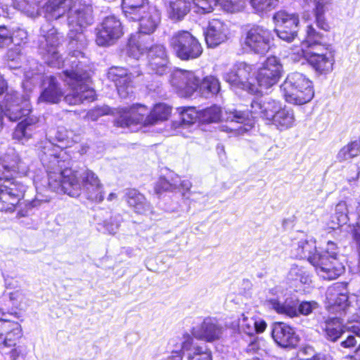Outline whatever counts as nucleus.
<instances>
[{
  "mask_svg": "<svg viewBox=\"0 0 360 360\" xmlns=\"http://www.w3.org/2000/svg\"><path fill=\"white\" fill-rule=\"evenodd\" d=\"M14 6L30 17L43 14L48 20H57L68 10L70 46L82 48L86 45L83 30L92 23V8L90 6L72 0H13Z\"/></svg>",
  "mask_w": 360,
  "mask_h": 360,
  "instance_id": "1",
  "label": "nucleus"
},
{
  "mask_svg": "<svg viewBox=\"0 0 360 360\" xmlns=\"http://www.w3.org/2000/svg\"><path fill=\"white\" fill-rule=\"evenodd\" d=\"M47 165L49 187L55 192H63L72 197H78L83 193L92 202H101L104 200L103 185L99 177L91 170L79 174L71 169L65 168V162L69 160L66 150L54 148Z\"/></svg>",
  "mask_w": 360,
  "mask_h": 360,
  "instance_id": "2",
  "label": "nucleus"
},
{
  "mask_svg": "<svg viewBox=\"0 0 360 360\" xmlns=\"http://www.w3.org/2000/svg\"><path fill=\"white\" fill-rule=\"evenodd\" d=\"M27 167L13 149L0 155V211H13L23 198L26 187L14 180L15 174H25Z\"/></svg>",
  "mask_w": 360,
  "mask_h": 360,
  "instance_id": "3",
  "label": "nucleus"
},
{
  "mask_svg": "<svg viewBox=\"0 0 360 360\" xmlns=\"http://www.w3.org/2000/svg\"><path fill=\"white\" fill-rule=\"evenodd\" d=\"M323 35L312 25L306 28V36L300 48L292 49L294 60L304 58L317 75H327L333 70L334 52L330 46L322 42Z\"/></svg>",
  "mask_w": 360,
  "mask_h": 360,
  "instance_id": "4",
  "label": "nucleus"
},
{
  "mask_svg": "<svg viewBox=\"0 0 360 360\" xmlns=\"http://www.w3.org/2000/svg\"><path fill=\"white\" fill-rule=\"evenodd\" d=\"M70 68L63 71V79L68 86L69 93L65 96V101L70 105H79L84 101H91L94 99L95 92L87 84L89 75L80 67V63L74 56H71Z\"/></svg>",
  "mask_w": 360,
  "mask_h": 360,
  "instance_id": "5",
  "label": "nucleus"
},
{
  "mask_svg": "<svg viewBox=\"0 0 360 360\" xmlns=\"http://www.w3.org/2000/svg\"><path fill=\"white\" fill-rule=\"evenodd\" d=\"M250 112L252 117L259 116L281 131H285L295 126V115L292 109L285 105L282 106L280 102L272 99L254 101L251 103Z\"/></svg>",
  "mask_w": 360,
  "mask_h": 360,
  "instance_id": "6",
  "label": "nucleus"
},
{
  "mask_svg": "<svg viewBox=\"0 0 360 360\" xmlns=\"http://www.w3.org/2000/svg\"><path fill=\"white\" fill-rule=\"evenodd\" d=\"M285 101L293 105H304L314 96L313 82L300 72L289 74L281 85Z\"/></svg>",
  "mask_w": 360,
  "mask_h": 360,
  "instance_id": "7",
  "label": "nucleus"
},
{
  "mask_svg": "<svg viewBox=\"0 0 360 360\" xmlns=\"http://www.w3.org/2000/svg\"><path fill=\"white\" fill-rule=\"evenodd\" d=\"M59 44V34L50 22H46L41 27L39 49L49 66L60 68L65 62L58 51Z\"/></svg>",
  "mask_w": 360,
  "mask_h": 360,
  "instance_id": "8",
  "label": "nucleus"
},
{
  "mask_svg": "<svg viewBox=\"0 0 360 360\" xmlns=\"http://www.w3.org/2000/svg\"><path fill=\"white\" fill-rule=\"evenodd\" d=\"M169 347L172 349V353L176 354L170 360H182L183 354H186L187 360H212L210 351L195 344L193 338L187 333L171 339Z\"/></svg>",
  "mask_w": 360,
  "mask_h": 360,
  "instance_id": "9",
  "label": "nucleus"
},
{
  "mask_svg": "<svg viewBox=\"0 0 360 360\" xmlns=\"http://www.w3.org/2000/svg\"><path fill=\"white\" fill-rule=\"evenodd\" d=\"M22 336L21 326L15 321L0 319V349L10 360H16L21 353L17 342Z\"/></svg>",
  "mask_w": 360,
  "mask_h": 360,
  "instance_id": "10",
  "label": "nucleus"
},
{
  "mask_svg": "<svg viewBox=\"0 0 360 360\" xmlns=\"http://www.w3.org/2000/svg\"><path fill=\"white\" fill-rule=\"evenodd\" d=\"M338 253L337 245L328 241L323 252L319 254V266L316 269V273L323 279L333 280L344 272L343 265L337 259Z\"/></svg>",
  "mask_w": 360,
  "mask_h": 360,
  "instance_id": "11",
  "label": "nucleus"
},
{
  "mask_svg": "<svg viewBox=\"0 0 360 360\" xmlns=\"http://www.w3.org/2000/svg\"><path fill=\"white\" fill-rule=\"evenodd\" d=\"M255 71L253 65L245 62L234 65L232 69L225 74L224 79L231 86L244 89L251 94H256L259 88L254 82Z\"/></svg>",
  "mask_w": 360,
  "mask_h": 360,
  "instance_id": "12",
  "label": "nucleus"
},
{
  "mask_svg": "<svg viewBox=\"0 0 360 360\" xmlns=\"http://www.w3.org/2000/svg\"><path fill=\"white\" fill-rule=\"evenodd\" d=\"M170 45L181 60L198 58L202 48L198 40L188 31H178L170 39Z\"/></svg>",
  "mask_w": 360,
  "mask_h": 360,
  "instance_id": "13",
  "label": "nucleus"
},
{
  "mask_svg": "<svg viewBox=\"0 0 360 360\" xmlns=\"http://www.w3.org/2000/svg\"><path fill=\"white\" fill-rule=\"evenodd\" d=\"M271 32L262 26H253L245 34L243 41L245 49L257 54L266 53L273 41Z\"/></svg>",
  "mask_w": 360,
  "mask_h": 360,
  "instance_id": "14",
  "label": "nucleus"
},
{
  "mask_svg": "<svg viewBox=\"0 0 360 360\" xmlns=\"http://www.w3.org/2000/svg\"><path fill=\"white\" fill-rule=\"evenodd\" d=\"M283 73V65L279 58L270 56L262 63L255 77L261 89H269L276 85Z\"/></svg>",
  "mask_w": 360,
  "mask_h": 360,
  "instance_id": "15",
  "label": "nucleus"
},
{
  "mask_svg": "<svg viewBox=\"0 0 360 360\" xmlns=\"http://www.w3.org/2000/svg\"><path fill=\"white\" fill-rule=\"evenodd\" d=\"M273 20L275 32L281 39L290 42L297 37L300 22L297 14L281 10L274 15Z\"/></svg>",
  "mask_w": 360,
  "mask_h": 360,
  "instance_id": "16",
  "label": "nucleus"
},
{
  "mask_svg": "<svg viewBox=\"0 0 360 360\" xmlns=\"http://www.w3.org/2000/svg\"><path fill=\"white\" fill-rule=\"evenodd\" d=\"M30 112L28 95L21 96L15 91L6 96L4 114L9 120L16 121L30 115Z\"/></svg>",
  "mask_w": 360,
  "mask_h": 360,
  "instance_id": "17",
  "label": "nucleus"
},
{
  "mask_svg": "<svg viewBox=\"0 0 360 360\" xmlns=\"http://www.w3.org/2000/svg\"><path fill=\"white\" fill-rule=\"evenodd\" d=\"M170 82L177 93L183 97L192 96L199 87V77L190 70H175L171 75Z\"/></svg>",
  "mask_w": 360,
  "mask_h": 360,
  "instance_id": "18",
  "label": "nucleus"
},
{
  "mask_svg": "<svg viewBox=\"0 0 360 360\" xmlns=\"http://www.w3.org/2000/svg\"><path fill=\"white\" fill-rule=\"evenodd\" d=\"M123 34L120 20L114 15L106 17L97 29L96 41L99 46L114 44Z\"/></svg>",
  "mask_w": 360,
  "mask_h": 360,
  "instance_id": "19",
  "label": "nucleus"
},
{
  "mask_svg": "<svg viewBox=\"0 0 360 360\" xmlns=\"http://www.w3.org/2000/svg\"><path fill=\"white\" fill-rule=\"evenodd\" d=\"M347 283H336L326 293V307L332 313L345 311L349 306Z\"/></svg>",
  "mask_w": 360,
  "mask_h": 360,
  "instance_id": "20",
  "label": "nucleus"
},
{
  "mask_svg": "<svg viewBox=\"0 0 360 360\" xmlns=\"http://www.w3.org/2000/svg\"><path fill=\"white\" fill-rule=\"evenodd\" d=\"M230 34L228 25L219 19L210 21L205 33V41L208 47L215 48L225 42Z\"/></svg>",
  "mask_w": 360,
  "mask_h": 360,
  "instance_id": "21",
  "label": "nucleus"
},
{
  "mask_svg": "<svg viewBox=\"0 0 360 360\" xmlns=\"http://www.w3.org/2000/svg\"><path fill=\"white\" fill-rule=\"evenodd\" d=\"M271 335L276 344L282 347H294L299 341L295 330L283 322L271 326Z\"/></svg>",
  "mask_w": 360,
  "mask_h": 360,
  "instance_id": "22",
  "label": "nucleus"
},
{
  "mask_svg": "<svg viewBox=\"0 0 360 360\" xmlns=\"http://www.w3.org/2000/svg\"><path fill=\"white\" fill-rule=\"evenodd\" d=\"M156 45L153 44L151 34L139 32L129 39L128 52L131 57L138 59L146 53L149 54Z\"/></svg>",
  "mask_w": 360,
  "mask_h": 360,
  "instance_id": "23",
  "label": "nucleus"
},
{
  "mask_svg": "<svg viewBox=\"0 0 360 360\" xmlns=\"http://www.w3.org/2000/svg\"><path fill=\"white\" fill-rule=\"evenodd\" d=\"M292 251L295 257L307 259L316 270L319 266L316 241L313 238H302L295 243Z\"/></svg>",
  "mask_w": 360,
  "mask_h": 360,
  "instance_id": "24",
  "label": "nucleus"
},
{
  "mask_svg": "<svg viewBox=\"0 0 360 360\" xmlns=\"http://www.w3.org/2000/svg\"><path fill=\"white\" fill-rule=\"evenodd\" d=\"M139 22V32L146 34L154 32L160 22V14L153 6H148L140 12L137 18H130Z\"/></svg>",
  "mask_w": 360,
  "mask_h": 360,
  "instance_id": "25",
  "label": "nucleus"
},
{
  "mask_svg": "<svg viewBox=\"0 0 360 360\" xmlns=\"http://www.w3.org/2000/svg\"><path fill=\"white\" fill-rule=\"evenodd\" d=\"M108 77L115 83L120 97L127 98L132 93L131 75L125 69L120 67L111 68L108 72Z\"/></svg>",
  "mask_w": 360,
  "mask_h": 360,
  "instance_id": "26",
  "label": "nucleus"
},
{
  "mask_svg": "<svg viewBox=\"0 0 360 360\" xmlns=\"http://www.w3.org/2000/svg\"><path fill=\"white\" fill-rule=\"evenodd\" d=\"M122 115L117 122L121 127H129L134 124H145V120L148 115V110L145 105H136L130 108L122 109Z\"/></svg>",
  "mask_w": 360,
  "mask_h": 360,
  "instance_id": "27",
  "label": "nucleus"
},
{
  "mask_svg": "<svg viewBox=\"0 0 360 360\" xmlns=\"http://www.w3.org/2000/svg\"><path fill=\"white\" fill-rule=\"evenodd\" d=\"M39 119L34 115H28L20 122L13 132V138L22 143L27 141L34 134Z\"/></svg>",
  "mask_w": 360,
  "mask_h": 360,
  "instance_id": "28",
  "label": "nucleus"
},
{
  "mask_svg": "<svg viewBox=\"0 0 360 360\" xmlns=\"http://www.w3.org/2000/svg\"><path fill=\"white\" fill-rule=\"evenodd\" d=\"M268 306L277 314L289 318L297 317V301L292 297L285 300L271 298L266 300Z\"/></svg>",
  "mask_w": 360,
  "mask_h": 360,
  "instance_id": "29",
  "label": "nucleus"
},
{
  "mask_svg": "<svg viewBox=\"0 0 360 360\" xmlns=\"http://www.w3.org/2000/svg\"><path fill=\"white\" fill-rule=\"evenodd\" d=\"M148 58L149 67L156 74L162 75L167 72L168 58L165 48L162 45H156L151 49Z\"/></svg>",
  "mask_w": 360,
  "mask_h": 360,
  "instance_id": "30",
  "label": "nucleus"
},
{
  "mask_svg": "<svg viewBox=\"0 0 360 360\" xmlns=\"http://www.w3.org/2000/svg\"><path fill=\"white\" fill-rule=\"evenodd\" d=\"M128 205L139 214L146 215L153 212V207L145 196L135 189L129 190L126 193Z\"/></svg>",
  "mask_w": 360,
  "mask_h": 360,
  "instance_id": "31",
  "label": "nucleus"
},
{
  "mask_svg": "<svg viewBox=\"0 0 360 360\" xmlns=\"http://www.w3.org/2000/svg\"><path fill=\"white\" fill-rule=\"evenodd\" d=\"M266 326V321L259 318L242 314L241 317L238 319L239 330L250 336L263 333Z\"/></svg>",
  "mask_w": 360,
  "mask_h": 360,
  "instance_id": "32",
  "label": "nucleus"
},
{
  "mask_svg": "<svg viewBox=\"0 0 360 360\" xmlns=\"http://www.w3.org/2000/svg\"><path fill=\"white\" fill-rule=\"evenodd\" d=\"M44 89L39 98V101L49 103H58L63 96V92L56 78L51 76L46 77L44 82Z\"/></svg>",
  "mask_w": 360,
  "mask_h": 360,
  "instance_id": "33",
  "label": "nucleus"
},
{
  "mask_svg": "<svg viewBox=\"0 0 360 360\" xmlns=\"http://www.w3.org/2000/svg\"><path fill=\"white\" fill-rule=\"evenodd\" d=\"M226 117L224 119L226 122H229L233 125V123H238L243 124L238 127H234L233 126L229 127L231 131H236L238 134H241L245 131H249L254 124L253 120L249 117V115L244 112L240 110H233L229 112H226Z\"/></svg>",
  "mask_w": 360,
  "mask_h": 360,
  "instance_id": "34",
  "label": "nucleus"
},
{
  "mask_svg": "<svg viewBox=\"0 0 360 360\" xmlns=\"http://www.w3.org/2000/svg\"><path fill=\"white\" fill-rule=\"evenodd\" d=\"M323 335L329 341L336 342L345 332V326L339 319H328L320 323Z\"/></svg>",
  "mask_w": 360,
  "mask_h": 360,
  "instance_id": "35",
  "label": "nucleus"
},
{
  "mask_svg": "<svg viewBox=\"0 0 360 360\" xmlns=\"http://www.w3.org/2000/svg\"><path fill=\"white\" fill-rule=\"evenodd\" d=\"M222 333L223 328L216 320L207 319L202 322L199 333L196 335L202 340L212 342L219 339Z\"/></svg>",
  "mask_w": 360,
  "mask_h": 360,
  "instance_id": "36",
  "label": "nucleus"
},
{
  "mask_svg": "<svg viewBox=\"0 0 360 360\" xmlns=\"http://www.w3.org/2000/svg\"><path fill=\"white\" fill-rule=\"evenodd\" d=\"M167 13L173 20H181L190 11L191 0H166Z\"/></svg>",
  "mask_w": 360,
  "mask_h": 360,
  "instance_id": "37",
  "label": "nucleus"
},
{
  "mask_svg": "<svg viewBox=\"0 0 360 360\" xmlns=\"http://www.w3.org/2000/svg\"><path fill=\"white\" fill-rule=\"evenodd\" d=\"M306 1L312 2L314 5V12L317 26L325 31L329 30L330 26L326 20L324 14L331 4L332 0H306Z\"/></svg>",
  "mask_w": 360,
  "mask_h": 360,
  "instance_id": "38",
  "label": "nucleus"
},
{
  "mask_svg": "<svg viewBox=\"0 0 360 360\" xmlns=\"http://www.w3.org/2000/svg\"><path fill=\"white\" fill-rule=\"evenodd\" d=\"M181 123L177 124L174 122L172 127L176 134L182 133L183 129L186 126L194 124L198 120H200V112H198L193 107L184 108L180 112Z\"/></svg>",
  "mask_w": 360,
  "mask_h": 360,
  "instance_id": "39",
  "label": "nucleus"
},
{
  "mask_svg": "<svg viewBox=\"0 0 360 360\" xmlns=\"http://www.w3.org/2000/svg\"><path fill=\"white\" fill-rule=\"evenodd\" d=\"M149 6L148 0H122V10L128 18H137L139 12Z\"/></svg>",
  "mask_w": 360,
  "mask_h": 360,
  "instance_id": "40",
  "label": "nucleus"
},
{
  "mask_svg": "<svg viewBox=\"0 0 360 360\" xmlns=\"http://www.w3.org/2000/svg\"><path fill=\"white\" fill-rule=\"evenodd\" d=\"M171 113V108L164 103L155 105L145 120L146 124H154L159 121L167 120Z\"/></svg>",
  "mask_w": 360,
  "mask_h": 360,
  "instance_id": "41",
  "label": "nucleus"
},
{
  "mask_svg": "<svg viewBox=\"0 0 360 360\" xmlns=\"http://www.w3.org/2000/svg\"><path fill=\"white\" fill-rule=\"evenodd\" d=\"M288 276L290 280L299 281L302 284L309 285L311 282L309 272L304 266L298 264L291 266Z\"/></svg>",
  "mask_w": 360,
  "mask_h": 360,
  "instance_id": "42",
  "label": "nucleus"
},
{
  "mask_svg": "<svg viewBox=\"0 0 360 360\" xmlns=\"http://www.w3.org/2000/svg\"><path fill=\"white\" fill-rule=\"evenodd\" d=\"M198 89L205 96L216 94L220 89L219 80L213 76H207L201 82L199 81Z\"/></svg>",
  "mask_w": 360,
  "mask_h": 360,
  "instance_id": "43",
  "label": "nucleus"
},
{
  "mask_svg": "<svg viewBox=\"0 0 360 360\" xmlns=\"http://www.w3.org/2000/svg\"><path fill=\"white\" fill-rule=\"evenodd\" d=\"M249 2L255 12L263 14L274 9L278 0H249Z\"/></svg>",
  "mask_w": 360,
  "mask_h": 360,
  "instance_id": "44",
  "label": "nucleus"
},
{
  "mask_svg": "<svg viewBox=\"0 0 360 360\" xmlns=\"http://www.w3.org/2000/svg\"><path fill=\"white\" fill-rule=\"evenodd\" d=\"M221 110L214 105L200 111V121L203 122H217L221 118Z\"/></svg>",
  "mask_w": 360,
  "mask_h": 360,
  "instance_id": "45",
  "label": "nucleus"
},
{
  "mask_svg": "<svg viewBox=\"0 0 360 360\" xmlns=\"http://www.w3.org/2000/svg\"><path fill=\"white\" fill-rule=\"evenodd\" d=\"M221 8L228 13H237L246 6V0H219Z\"/></svg>",
  "mask_w": 360,
  "mask_h": 360,
  "instance_id": "46",
  "label": "nucleus"
},
{
  "mask_svg": "<svg viewBox=\"0 0 360 360\" xmlns=\"http://www.w3.org/2000/svg\"><path fill=\"white\" fill-rule=\"evenodd\" d=\"M335 214L336 217V222H333L334 225L331 226L332 229L340 226L347 221V206L345 201H340L335 206Z\"/></svg>",
  "mask_w": 360,
  "mask_h": 360,
  "instance_id": "47",
  "label": "nucleus"
},
{
  "mask_svg": "<svg viewBox=\"0 0 360 360\" xmlns=\"http://www.w3.org/2000/svg\"><path fill=\"white\" fill-rule=\"evenodd\" d=\"M193 6L197 8L196 12L210 13L214 7L219 4V0H192Z\"/></svg>",
  "mask_w": 360,
  "mask_h": 360,
  "instance_id": "48",
  "label": "nucleus"
},
{
  "mask_svg": "<svg viewBox=\"0 0 360 360\" xmlns=\"http://www.w3.org/2000/svg\"><path fill=\"white\" fill-rule=\"evenodd\" d=\"M178 187V181L173 180V182H169L165 178H160L155 186V192L160 194L162 191H173Z\"/></svg>",
  "mask_w": 360,
  "mask_h": 360,
  "instance_id": "49",
  "label": "nucleus"
},
{
  "mask_svg": "<svg viewBox=\"0 0 360 360\" xmlns=\"http://www.w3.org/2000/svg\"><path fill=\"white\" fill-rule=\"evenodd\" d=\"M318 308L319 304L315 301H305L302 302L300 304L297 303V316L300 314L303 316H308Z\"/></svg>",
  "mask_w": 360,
  "mask_h": 360,
  "instance_id": "50",
  "label": "nucleus"
},
{
  "mask_svg": "<svg viewBox=\"0 0 360 360\" xmlns=\"http://www.w3.org/2000/svg\"><path fill=\"white\" fill-rule=\"evenodd\" d=\"M13 41L11 31L4 26L0 27V49L9 46Z\"/></svg>",
  "mask_w": 360,
  "mask_h": 360,
  "instance_id": "51",
  "label": "nucleus"
},
{
  "mask_svg": "<svg viewBox=\"0 0 360 360\" xmlns=\"http://www.w3.org/2000/svg\"><path fill=\"white\" fill-rule=\"evenodd\" d=\"M109 108L107 107L96 108L89 110L84 119L91 121H96L101 116L108 114Z\"/></svg>",
  "mask_w": 360,
  "mask_h": 360,
  "instance_id": "52",
  "label": "nucleus"
},
{
  "mask_svg": "<svg viewBox=\"0 0 360 360\" xmlns=\"http://www.w3.org/2000/svg\"><path fill=\"white\" fill-rule=\"evenodd\" d=\"M358 204H359V205H358L357 209H358V216L359 217H358L357 221L356 222V225L354 227L353 237H354V239L358 246V250H359V262L360 264V196L359 198Z\"/></svg>",
  "mask_w": 360,
  "mask_h": 360,
  "instance_id": "53",
  "label": "nucleus"
},
{
  "mask_svg": "<svg viewBox=\"0 0 360 360\" xmlns=\"http://www.w3.org/2000/svg\"><path fill=\"white\" fill-rule=\"evenodd\" d=\"M353 157L350 155V150L347 146H343L338 152L337 155V160L339 162H345L352 159Z\"/></svg>",
  "mask_w": 360,
  "mask_h": 360,
  "instance_id": "54",
  "label": "nucleus"
},
{
  "mask_svg": "<svg viewBox=\"0 0 360 360\" xmlns=\"http://www.w3.org/2000/svg\"><path fill=\"white\" fill-rule=\"evenodd\" d=\"M12 37L13 38V41L12 43L20 45L22 42H23L24 39L27 38V33L23 30H18L12 32Z\"/></svg>",
  "mask_w": 360,
  "mask_h": 360,
  "instance_id": "55",
  "label": "nucleus"
},
{
  "mask_svg": "<svg viewBox=\"0 0 360 360\" xmlns=\"http://www.w3.org/2000/svg\"><path fill=\"white\" fill-rule=\"evenodd\" d=\"M349 150H350V155H352L353 158L358 156L360 154V141L356 140L352 141L347 144Z\"/></svg>",
  "mask_w": 360,
  "mask_h": 360,
  "instance_id": "56",
  "label": "nucleus"
},
{
  "mask_svg": "<svg viewBox=\"0 0 360 360\" xmlns=\"http://www.w3.org/2000/svg\"><path fill=\"white\" fill-rule=\"evenodd\" d=\"M6 58L8 61L11 62H18L20 59L19 49H10L6 53Z\"/></svg>",
  "mask_w": 360,
  "mask_h": 360,
  "instance_id": "57",
  "label": "nucleus"
},
{
  "mask_svg": "<svg viewBox=\"0 0 360 360\" xmlns=\"http://www.w3.org/2000/svg\"><path fill=\"white\" fill-rule=\"evenodd\" d=\"M119 226V223L112 219L110 222L105 224V228L110 234H115L117 231Z\"/></svg>",
  "mask_w": 360,
  "mask_h": 360,
  "instance_id": "58",
  "label": "nucleus"
},
{
  "mask_svg": "<svg viewBox=\"0 0 360 360\" xmlns=\"http://www.w3.org/2000/svg\"><path fill=\"white\" fill-rule=\"evenodd\" d=\"M356 343V339L353 335H349L347 339L341 342V345L345 348H349L354 346Z\"/></svg>",
  "mask_w": 360,
  "mask_h": 360,
  "instance_id": "59",
  "label": "nucleus"
},
{
  "mask_svg": "<svg viewBox=\"0 0 360 360\" xmlns=\"http://www.w3.org/2000/svg\"><path fill=\"white\" fill-rule=\"evenodd\" d=\"M174 181H178V188H181L184 191H188L191 188V183L188 180L180 181L178 177H176Z\"/></svg>",
  "mask_w": 360,
  "mask_h": 360,
  "instance_id": "60",
  "label": "nucleus"
},
{
  "mask_svg": "<svg viewBox=\"0 0 360 360\" xmlns=\"http://www.w3.org/2000/svg\"><path fill=\"white\" fill-rule=\"evenodd\" d=\"M259 348V342L257 338H254V339L251 341V342L248 345L247 347L248 352H255Z\"/></svg>",
  "mask_w": 360,
  "mask_h": 360,
  "instance_id": "61",
  "label": "nucleus"
},
{
  "mask_svg": "<svg viewBox=\"0 0 360 360\" xmlns=\"http://www.w3.org/2000/svg\"><path fill=\"white\" fill-rule=\"evenodd\" d=\"M352 321H356L358 323V325H352L351 326H347V329L352 330L356 335L360 337V320L353 319Z\"/></svg>",
  "mask_w": 360,
  "mask_h": 360,
  "instance_id": "62",
  "label": "nucleus"
},
{
  "mask_svg": "<svg viewBox=\"0 0 360 360\" xmlns=\"http://www.w3.org/2000/svg\"><path fill=\"white\" fill-rule=\"evenodd\" d=\"M310 360H333L330 355L318 354L314 356Z\"/></svg>",
  "mask_w": 360,
  "mask_h": 360,
  "instance_id": "63",
  "label": "nucleus"
},
{
  "mask_svg": "<svg viewBox=\"0 0 360 360\" xmlns=\"http://www.w3.org/2000/svg\"><path fill=\"white\" fill-rule=\"evenodd\" d=\"M351 360H360V344L355 350L354 354L350 356Z\"/></svg>",
  "mask_w": 360,
  "mask_h": 360,
  "instance_id": "64",
  "label": "nucleus"
}]
</instances>
